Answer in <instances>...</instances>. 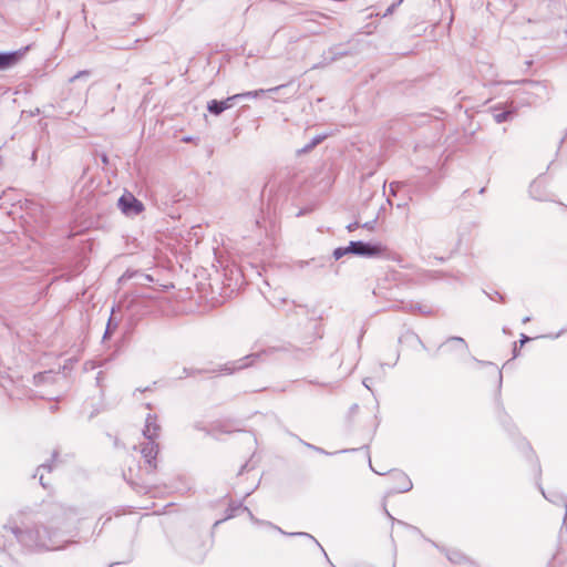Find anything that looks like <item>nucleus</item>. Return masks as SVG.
Masks as SVG:
<instances>
[{"label": "nucleus", "instance_id": "1", "mask_svg": "<svg viewBox=\"0 0 567 567\" xmlns=\"http://www.w3.org/2000/svg\"><path fill=\"white\" fill-rule=\"evenodd\" d=\"M19 542L28 545L34 546L43 549L55 550L63 548L62 543L59 540V535H51L47 528L37 529L35 535L32 533H22L19 529L12 530Z\"/></svg>", "mask_w": 567, "mask_h": 567}, {"label": "nucleus", "instance_id": "2", "mask_svg": "<svg viewBox=\"0 0 567 567\" xmlns=\"http://www.w3.org/2000/svg\"><path fill=\"white\" fill-rule=\"evenodd\" d=\"M351 254L363 257H379L385 251V247L380 243L351 241L349 244Z\"/></svg>", "mask_w": 567, "mask_h": 567}, {"label": "nucleus", "instance_id": "3", "mask_svg": "<svg viewBox=\"0 0 567 567\" xmlns=\"http://www.w3.org/2000/svg\"><path fill=\"white\" fill-rule=\"evenodd\" d=\"M120 209L127 216H134L143 210V204L132 194L125 193L118 199Z\"/></svg>", "mask_w": 567, "mask_h": 567}, {"label": "nucleus", "instance_id": "4", "mask_svg": "<svg viewBox=\"0 0 567 567\" xmlns=\"http://www.w3.org/2000/svg\"><path fill=\"white\" fill-rule=\"evenodd\" d=\"M390 478L392 482L391 492L393 493H405L411 491L413 487L410 477L401 471L392 472Z\"/></svg>", "mask_w": 567, "mask_h": 567}, {"label": "nucleus", "instance_id": "5", "mask_svg": "<svg viewBox=\"0 0 567 567\" xmlns=\"http://www.w3.org/2000/svg\"><path fill=\"white\" fill-rule=\"evenodd\" d=\"M236 100H237V97H235V95L228 96L224 101L212 100L208 102L207 109L210 113H213L215 115H219L225 110L233 107L234 101H236Z\"/></svg>", "mask_w": 567, "mask_h": 567}, {"label": "nucleus", "instance_id": "6", "mask_svg": "<svg viewBox=\"0 0 567 567\" xmlns=\"http://www.w3.org/2000/svg\"><path fill=\"white\" fill-rule=\"evenodd\" d=\"M22 53L14 52H0V70H8L14 66L21 59Z\"/></svg>", "mask_w": 567, "mask_h": 567}, {"label": "nucleus", "instance_id": "7", "mask_svg": "<svg viewBox=\"0 0 567 567\" xmlns=\"http://www.w3.org/2000/svg\"><path fill=\"white\" fill-rule=\"evenodd\" d=\"M159 426L156 423V417L151 414L147 415L143 434L147 440H155L158 436Z\"/></svg>", "mask_w": 567, "mask_h": 567}, {"label": "nucleus", "instance_id": "8", "mask_svg": "<svg viewBox=\"0 0 567 567\" xmlns=\"http://www.w3.org/2000/svg\"><path fill=\"white\" fill-rule=\"evenodd\" d=\"M141 453L147 464L152 466V461L155 460L157 454V445L155 444V440H148L147 443L141 450Z\"/></svg>", "mask_w": 567, "mask_h": 567}, {"label": "nucleus", "instance_id": "9", "mask_svg": "<svg viewBox=\"0 0 567 567\" xmlns=\"http://www.w3.org/2000/svg\"><path fill=\"white\" fill-rule=\"evenodd\" d=\"M281 87L282 86H276V87H271L268 90L259 89V90H255V91H248V92L235 94V97H237V100L245 99V97L257 99V97L261 96L262 94H265L266 92H268V93L277 92Z\"/></svg>", "mask_w": 567, "mask_h": 567}, {"label": "nucleus", "instance_id": "10", "mask_svg": "<svg viewBox=\"0 0 567 567\" xmlns=\"http://www.w3.org/2000/svg\"><path fill=\"white\" fill-rule=\"evenodd\" d=\"M347 254H351V249H349V246L346 247V248H337L333 251V256H334L336 259H339V258H341L342 256H344Z\"/></svg>", "mask_w": 567, "mask_h": 567}, {"label": "nucleus", "instance_id": "11", "mask_svg": "<svg viewBox=\"0 0 567 567\" xmlns=\"http://www.w3.org/2000/svg\"><path fill=\"white\" fill-rule=\"evenodd\" d=\"M508 114H509L508 112L496 113V114H494V120L497 123H502L507 120Z\"/></svg>", "mask_w": 567, "mask_h": 567}, {"label": "nucleus", "instance_id": "12", "mask_svg": "<svg viewBox=\"0 0 567 567\" xmlns=\"http://www.w3.org/2000/svg\"><path fill=\"white\" fill-rule=\"evenodd\" d=\"M449 559L453 563H461L464 559V557L460 553H452L451 555H449Z\"/></svg>", "mask_w": 567, "mask_h": 567}, {"label": "nucleus", "instance_id": "13", "mask_svg": "<svg viewBox=\"0 0 567 567\" xmlns=\"http://www.w3.org/2000/svg\"><path fill=\"white\" fill-rule=\"evenodd\" d=\"M561 503H563V506L565 508V513H564V523L566 522L567 519V499L563 496L559 497Z\"/></svg>", "mask_w": 567, "mask_h": 567}, {"label": "nucleus", "instance_id": "14", "mask_svg": "<svg viewBox=\"0 0 567 567\" xmlns=\"http://www.w3.org/2000/svg\"><path fill=\"white\" fill-rule=\"evenodd\" d=\"M83 75H87V72L86 71H81L78 74H75L74 76H72L70 81L73 82V81H75L76 79H80Z\"/></svg>", "mask_w": 567, "mask_h": 567}, {"label": "nucleus", "instance_id": "15", "mask_svg": "<svg viewBox=\"0 0 567 567\" xmlns=\"http://www.w3.org/2000/svg\"><path fill=\"white\" fill-rule=\"evenodd\" d=\"M358 226H359L358 223H352V224L348 225L347 228L349 231H353L354 229H357Z\"/></svg>", "mask_w": 567, "mask_h": 567}, {"label": "nucleus", "instance_id": "16", "mask_svg": "<svg viewBox=\"0 0 567 567\" xmlns=\"http://www.w3.org/2000/svg\"><path fill=\"white\" fill-rule=\"evenodd\" d=\"M452 340H453V341L458 342V343H460V344H462L464 348H466V344H465V342H464V340H463L462 338H453Z\"/></svg>", "mask_w": 567, "mask_h": 567}, {"label": "nucleus", "instance_id": "17", "mask_svg": "<svg viewBox=\"0 0 567 567\" xmlns=\"http://www.w3.org/2000/svg\"><path fill=\"white\" fill-rule=\"evenodd\" d=\"M529 340L528 337L526 336H523L522 339H520V343L524 344L525 342H527Z\"/></svg>", "mask_w": 567, "mask_h": 567}, {"label": "nucleus", "instance_id": "18", "mask_svg": "<svg viewBox=\"0 0 567 567\" xmlns=\"http://www.w3.org/2000/svg\"><path fill=\"white\" fill-rule=\"evenodd\" d=\"M110 332H111V321H109V324H107V328L105 331V336L109 334Z\"/></svg>", "mask_w": 567, "mask_h": 567}, {"label": "nucleus", "instance_id": "19", "mask_svg": "<svg viewBox=\"0 0 567 567\" xmlns=\"http://www.w3.org/2000/svg\"><path fill=\"white\" fill-rule=\"evenodd\" d=\"M299 535L313 539V537L307 533H300Z\"/></svg>", "mask_w": 567, "mask_h": 567}, {"label": "nucleus", "instance_id": "20", "mask_svg": "<svg viewBox=\"0 0 567 567\" xmlns=\"http://www.w3.org/2000/svg\"><path fill=\"white\" fill-rule=\"evenodd\" d=\"M543 496H545L547 499H549V501H550V502H553V503H555V502H556V499L548 497V496L546 495V493H545V492H543Z\"/></svg>", "mask_w": 567, "mask_h": 567}, {"label": "nucleus", "instance_id": "21", "mask_svg": "<svg viewBox=\"0 0 567 567\" xmlns=\"http://www.w3.org/2000/svg\"><path fill=\"white\" fill-rule=\"evenodd\" d=\"M143 278H144L145 280H147V281H152V277H151V276H148V275H144V276H143Z\"/></svg>", "mask_w": 567, "mask_h": 567}, {"label": "nucleus", "instance_id": "22", "mask_svg": "<svg viewBox=\"0 0 567 567\" xmlns=\"http://www.w3.org/2000/svg\"><path fill=\"white\" fill-rule=\"evenodd\" d=\"M40 483L42 484V486H43V487H45V484H44V482H43V475H42V474H40Z\"/></svg>", "mask_w": 567, "mask_h": 567}, {"label": "nucleus", "instance_id": "23", "mask_svg": "<svg viewBox=\"0 0 567 567\" xmlns=\"http://www.w3.org/2000/svg\"><path fill=\"white\" fill-rule=\"evenodd\" d=\"M320 140H321L320 137H315V141H313L312 145H316L317 143H319Z\"/></svg>", "mask_w": 567, "mask_h": 567}, {"label": "nucleus", "instance_id": "24", "mask_svg": "<svg viewBox=\"0 0 567 567\" xmlns=\"http://www.w3.org/2000/svg\"><path fill=\"white\" fill-rule=\"evenodd\" d=\"M364 227L369 228V229H372V223H367L364 224Z\"/></svg>", "mask_w": 567, "mask_h": 567}, {"label": "nucleus", "instance_id": "25", "mask_svg": "<svg viewBox=\"0 0 567 567\" xmlns=\"http://www.w3.org/2000/svg\"><path fill=\"white\" fill-rule=\"evenodd\" d=\"M47 468V465H41L39 468H38V473L41 471V470H44Z\"/></svg>", "mask_w": 567, "mask_h": 567}, {"label": "nucleus", "instance_id": "26", "mask_svg": "<svg viewBox=\"0 0 567 567\" xmlns=\"http://www.w3.org/2000/svg\"><path fill=\"white\" fill-rule=\"evenodd\" d=\"M235 369H236V368H233V369H230V368H225V371H226V372H231V371H233V370H235Z\"/></svg>", "mask_w": 567, "mask_h": 567}, {"label": "nucleus", "instance_id": "27", "mask_svg": "<svg viewBox=\"0 0 567 567\" xmlns=\"http://www.w3.org/2000/svg\"><path fill=\"white\" fill-rule=\"evenodd\" d=\"M528 321H529V318H528V317H526V318H524V319H523V322H524V323H526V322H528Z\"/></svg>", "mask_w": 567, "mask_h": 567}]
</instances>
